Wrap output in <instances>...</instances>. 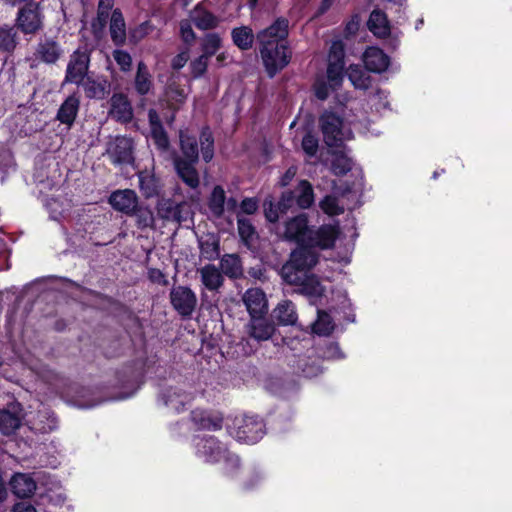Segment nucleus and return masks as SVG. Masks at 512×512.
I'll list each match as a JSON object with an SVG mask.
<instances>
[{"instance_id":"obj_1","label":"nucleus","mask_w":512,"mask_h":512,"mask_svg":"<svg viewBox=\"0 0 512 512\" xmlns=\"http://www.w3.org/2000/svg\"><path fill=\"white\" fill-rule=\"evenodd\" d=\"M284 237L301 245L328 249L333 247L337 238V231L332 226H323L313 230L308 226L306 215L301 214L285 223Z\"/></svg>"},{"instance_id":"obj_2","label":"nucleus","mask_w":512,"mask_h":512,"mask_svg":"<svg viewBox=\"0 0 512 512\" xmlns=\"http://www.w3.org/2000/svg\"><path fill=\"white\" fill-rule=\"evenodd\" d=\"M316 246L301 245L295 249L290 259L282 266L280 274L285 282H297V275L309 273L317 264L318 254L314 250Z\"/></svg>"},{"instance_id":"obj_3","label":"nucleus","mask_w":512,"mask_h":512,"mask_svg":"<svg viewBox=\"0 0 512 512\" xmlns=\"http://www.w3.org/2000/svg\"><path fill=\"white\" fill-rule=\"evenodd\" d=\"M15 26L25 35H36L44 27L41 3L28 2L17 13Z\"/></svg>"},{"instance_id":"obj_4","label":"nucleus","mask_w":512,"mask_h":512,"mask_svg":"<svg viewBox=\"0 0 512 512\" xmlns=\"http://www.w3.org/2000/svg\"><path fill=\"white\" fill-rule=\"evenodd\" d=\"M319 125L324 142L329 147H339L344 140L351 137V132L344 130L342 119L333 112H324L319 119Z\"/></svg>"},{"instance_id":"obj_5","label":"nucleus","mask_w":512,"mask_h":512,"mask_svg":"<svg viewBox=\"0 0 512 512\" xmlns=\"http://www.w3.org/2000/svg\"><path fill=\"white\" fill-rule=\"evenodd\" d=\"M260 55L267 73L273 77L282 70L290 61L291 53L287 44H275L259 46Z\"/></svg>"},{"instance_id":"obj_6","label":"nucleus","mask_w":512,"mask_h":512,"mask_svg":"<svg viewBox=\"0 0 512 512\" xmlns=\"http://www.w3.org/2000/svg\"><path fill=\"white\" fill-rule=\"evenodd\" d=\"M172 307L182 317H190L197 306L195 292L187 286H174L169 293Z\"/></svg>"},{"instance_id":"obj_7","label":"nucleus","mask_w":512,"mask_h":512,"mask_svg":"<svg viewBox=\"0 0 512 512\" xmlns=\"http://www.w3.org/2000/svg\"><path fill=\"white\" fill-rule=\"evenodd\" d=\"M90 52L88 48L77 49L72 55L67 65L65 82L80 85L88 77L87 72L90 63Z\"/></svg>"},{"instance_id":"obj_8","label":"nucleus","mask_w":512,"mask_h":512,"mask_svg":"<svg viewBox=\"0 0 512 512\" xmlns=\"http://www.w3.org/2000/svg\"><path fill=\"white\" fill-rule=\"evenodd\" d=\"M289 21L280 17L276 19L269 27L259 31L256 40L259 46L287 44Z\"/></svg>"},{"instance_id":"obj_9","label":"nucleus","mask_w":512,"mask_h":512,"mask_svg":"<svg viewBox=\"0 0 512 512\" xmlns=\"http://www.w3.org/2000/svg\"><path fill=\"white\" fill-rule=\"evenodd\" d=\"M233 434L238 441L253 444L263 435V423L255 417L236 419Z\"/></svg>"},{"instance_id":"obj_10","label":"nucleus","mask_w":512,"mask_h":512,"mask_svg":"<svg viewBox=\"0 0 512 512\" xmlns=\"http://www.w3.org/2000/svg\"><path fill=\"white\" fill-rule=\"evenodd\" d=\"M245 329L246 334L257 342L269 340L276 331L274 323L264 315L250 317Z\"/></svg>"},{"instance_id":"obj_11","label":"nucleus","mask_w":512,"mask_h":512,"mask_svg":"<svg viewBox=\"0 0 512 512\" xmlns=\"http://www.w3.org/2000/svg\"><path fill=\"white\" fill-rule=\"evenodd\" d=\"M109 115L118 122L128 123L133 118V108L128 96L124 93H114L110 100Z\"/></svg>"},{"instance_id":"obj_12","label":"nucleus","mask_w":512,"mask_h":512,"mask_svg":"<svg viewBox=\"0 0 512 512\" xmlns=\"http://www.w3.org/2000/svg\"><path fill=\"white\" fill-rule=\"evenodd\" d=\"M114 163H130L133 159V141L125 136H118L107 149Z\"/></svg>"},{"instance_id":"obj_13","label":"nucleus","mask_w":512,"mask_h":512,"mask_svg":"<svg viewBox=\"0 0 512 512\" xmlns=\"http://www.w3.org/2000/svg\"><path fill=\"white\" fill-rule=\"evenodd\" d=\"M250 317L265 315L268 309L265 293L259 288L248 289L242 296Z\"/></svg>"},{"instance_id":"obj_14","label":"nucleus","mask_w":512,"mask_h":512,"mask_svg":"<svg viewBox=\"0 0 512 512\" xmlns=\"http://www.w3.org/2000/svg\"><path fill=\"white\" fill-rule=\"evenodd\" d=\"M109 203L115 210L131 215L137 207L138 197L133 190H118L110 195Z\"/></svg>"},{"instance_id":"obj_15","label":"nucleus","mask_w":512,"mask_h":512,"mask_svg":"<svg viewBox=\"0 0 512 512\" xmlns=\"http://www.w3.org/2000/svg\"><path fill=\"white\" fill-rule=\"evenodd\" d=\"M174 167L179 178L191 189H197L200 185V177L195 164L182 158H174Z\"/></svg>"},{"instance_id":"obj_16","label":"nucleus","mask_w":512,"mask_h":512,"mask_svg":"<svg viewBox=\"0 0 512 512\" xmlns=\"http://www.w3.org/2000/svg\"><path fill=\"white\" fill-rule=\"evenodd\" d=\"M202 285L211 292H218L224 285V276L221 270L213 264H206L197 269Z\"/></svg>"},{"instance_id":"obj_17","label":"nucleus","mask_w":512,"mask_h":512,"mask_svg":"<svg viewBox=\"0 0 512 512\" xmlns=\"http://www.w3.org/2000/svg\"><path fill=\"white\" fill-rule=\"evenodd\" d=\"M190 20L200 30H212L220 24V19L201 3L190 11Z\"/></svg>"},{"instance_id":"obj_18","label":"nucleus","mask_w":512,"mask_h":512,"mask_svg":"<svg viewBox=\"0 0 512 512\" xmlns=\"http://www.w3.org/2000/svg\"><path fill=\"white\" fill-rule=\"evenodd\" d=\"M191 420L199 430H219L222 428L223 416L196 409L191 412Z\"/></svg>"},{"instance_id":"obj_19","label":"nucleus","mask_w":512,"mask_h":512,"mask_svg":"<svg viewBox=\"0 0 512 512\" xmlns=\"http://www.w3.org/2000/svg\"><path fill=\"white\" fill-rule=\"evenodd\" d=\"M367 70L375 73L384 72L389 66V57L377 47H369L363 54Z\"/></svg>"},{"instance_id":"obj_20","label":"nucleus","mask_w":512,"mask_h":512,"mask_svg":"<svg viewBox=\"0 0 512 512\" xmlns=\"http://www.w3.org/2000/svg\"><path fill=\"white\" fill-rule=\"evenodd\" d=\"M12 492L18 498L31 497L36 491L37 485L34 479L25 473H16L10 480Z\"/></svg>"},{"instance_id":"obj_21","label":"nucleus","mask_w":512,"mask_h":512,"mask_svg":"<svg viewBox=\"0 0 512 512\" xmlns=\"http://www.w3.org/2000/svg\"><path fill=\"white\" fill-rule=\"evenodd\" d=\"M299 280L297 282H287L290 285H295L298 287V291L301 294L318 297L321 296L324 292V288L321 285L319 279L311 273L300 274L297 275Z\"/></svg>"},{"instance_id":"obj_22","label":"nucleus","mask_w":512,"mask_h":512,"mask_svg":"<svg viewBox=\"0 0 512 512\" xmlns=\"http://www.w3.org/2000/svg\"><path fill=\"white\" fill-rule=\"evenodd\" d=\"M272 316L279 325L283 326L295 325L298 319L295 305L290 300L278 303L272 312Z\"/></svg>"},{"instance_id":"obj_23","label":"nucleus","mask_w":512,"mask_h":512,"mask_svg":"<svg viewBox=\"0 0 512 512\" xmlns=\"http://www.w3.org/2000/svg\"><path fill=\"white\" fill-rule=\"evenodd\" d=\"M368 29L378 38H385L390 34V25L385 12L374 9L367 22Z\"/></svg>"},{"instance_id":"obj_24","label":"nucleus","mask_w":512,"mask_h":512,"mask_svg":"<svg viewBox=\"0 0 512 512\" xmlns=\"http://www.w3.org/2000/svg\"><path fill=\"white\" fill-rule=\"evenodd\" d=\"M79 105V98L75 94L70 95L60 106L57 113V119L61 123L71 126L77 116Z\"/></svg>"},{"instance_id":"obj_25","label":"nucleus","mask_w":512,"mask_h":512,"mask_svg":"<svg viewBox=\"0 0 512 512\" xmlns=\"http://www.w3.org/2000/svg\"><path fill=\"white\" fill-rule=\"evenodd\" d=\"M134 88L139 95H147L153 88V77L144 62H139L134 78Z\"/></svg>"},{"instance_id":"obj_26","label":"nucleus","mask_w":512,"mask_h":512,"mask_svg":"<svg viewBox=\"0 0 512 512\" xmlns=\"http://www.w3.org/2000/svg\"><path fill=\"white\" fill-rule=\"evenodd\" d=\"M110 35L115 45H123L126 41V25L119 9L112 12L110 19Z\"/></svg>"},{"instance_id":"obj_27","label":"nucleus","mask_w":512,"mask_h":512,"mask_svg":"<svg viewBox=\"0 0 512 512\" xmlns=\"http://www.w3.org/2000/svg\"><path fill=\"white\" fill-rule=\"evenodd\" d=\"M179 138L182 155H177L174 158H182L189 160L190 162H198L199 151L196 138L183 131L180 132Z\"/></svg>"},{"instance_id":"obj_28","label":"nucleus","mask_w":512,"mask_h":512,"mask_svg":"<svg viewBox=\"0 0 512 512\" xmlns=\"http://www.w3.org/2000/svg\"><path fill=\"white\" fill-rule=\"evenodd\" d=\"M187 93L176 80H170L165 90V100L168 106L176 111L185 102Z\"/></svg>"},{"instance_id":"obj_29","label":"nucleus","mask_w":512,"mask_h":512,"mask_svg":"<svg viewBox=\"0 0 512 512\" xmlns=\"http://www.w3.org/2000/svg\"><path fill=\"white\" fill-rule=\"evenodd\" d=\"M80 85L83 87L86 97L91 99H104L109 92L106 80H97L88 76Z\"/></svg>"},{"instance_id":"obj_30","label":"nucleus","mask_w":512,"mask_h":512,"mask_svg":"<svg viewBox=\"0 0 512 512\" xmlns=\"http://www.w3.org/2000/svg\"><path fill=\"white\" fill-rule=\"evenodd\" d=\"M183 204H175L170 199H161L157 204V215L163 220L181 222Z\"/></svg>"},{"instance_id":"obj_31","label":"nucleus","mask_w":512,"mask_h":512,"mask_svg":"<svg viewBox=\"0 0 512 512\" xmlns=\"http://www.w3.org/2000/svg\"><path fill=\"white\" fill-rule=\"evenodd\" d=\"M220 270L229 278L237 279L243 275L241 260L236 254H225L220 261Z\"/></svg>"},{"instance_id":"obj_32","label":"nucleus","mask_w":512,"mask_h":512,"mask_svg":"<svg viewBox=\"0 0 512 512\" xmlns=\"http://www.w3.org/2000/svg\"><path fill=\"white\" fill-rule=\"evenodd\" d=\"M233 43L241 50L252 48L254 42V34L250 27L241 26L234 28L231 32Z\"/></svg>"},{"instance_id":"obj_33","label":"nucleus","mask_w":512,"mask_h":512,"mask_svg":"<svg viewBox=\"0 0 512 512\" xmlns=\"http://www.w3.org/2000/svg\"><path fill=\"white\" fill-rule=\"evenodd\" d=\"M36 55L46 63H54L60 56V49L55 41L45 40L38 44Z\"/></svg>"},{"instance_id":"obj_34","label":"nucleus","mask_w":512,"mask_h":512,"mask_svg":"<svg viewBox=\"0 0 512 512\" xmlns=\"http://www.w3.org/2000/svg\"><path fill=\"white\" fill-rule=\"evenodd\" d=\"M347 75L353 86L357 89L366 90L371 85V76L359 65H350Z\"/></svg>"},{"instance_id":"obj_35","label":"nucleus","mask_w":512,"mask_h":512,"mask_svg":"<svg viewBox=\"0 0 512 512\" xmlns=\"http://www.w3.org/2000/svg\"><path fill=\"white\" fill-rule=\"evenodd\" d=\"M296 197V204L299 208H309L314 202V193L312 185L307 180L300 181L299 185L293 191Z\"/></svg>"},{"instance_id":"obj_36","label":"nucleus","mask_w":512,"mask_h":512,"mask_svg":"<svg viewBox=\"0 0 512 512\" xmlns=\"http://www.w3.org/2000/svg\"><path fill=\"white\" fill-rule=\"evenodd\" d=\"M225 199L226 194L224 189L219 185L215 186L210 195L208 206L212 214L217 218L224 214Z\"/></svg>"},{"instance_id":"obj_37","label":"nucleus","mask_w":512,"mask_h":512,"mask_svg":"<svg viewBox=\"0 0 512 512\" xmlns=\"http://www.w3.org/2000/svg\"><path fill=\"white\" fill-rule=\"evenodd\" d=\"M202 54L210 58L222 47V38L217 33H207L200 42Z\"/></svg>"},{"instance_id":"obj_38","label":"nucleus","mask_w":512,"mask_h":512,"mask_svg":"<svg viewBox=\"0 0 512 512\" xmlns=\"http://www.w3.org/2000/svg\"><path fill=\"white\" fill-rule=\"evenodd\" d=\"M334 322L331 316L325 311H318L317 320L313 324V332L320 336H328L334 330Z\"/></svg>"},{"instance_id":"obj_39","label":"nucleus","mask_w":512,"mask_h":512,"mask_svg":"<svg viewBox=\"0 0 512 512\" xmlns=\"http://www.w3.org/2000/svg\"><path fill=\"white\" fill-rule=\"evenodd\" d=\"M20 427V419L13 413L0 410V431L4 435L13 434Z\"/></svg>"},{"instance_id":"obj_40","label":"nucleus","mask_w":512,"mask_h":512,"mask_svg":"<svg viewBox=\"0 0 512 512\" xmlns=\"http://www.w3.org/2000/svg\"><path fill=\"white\" fill-rule=\"evenodd\" d=\"M17 46V32L13 27H0V50L12 52Z\"/></svg>"},{"instance_id":"obj_41","label":"nucleus","mask_w":512,"mask_h":512,"mask_svg":"<svg viewBox=\"0 0 512 512\" xmlns=\"http://www.w3.org/2000/svg\"><path fill=\"white\" fill-rule=\"evenodd\" d=\"M200 146L204 161H211V159L214 156V139L212 136V132L208 128H204L201 131Z\"/></svg>"},{"instance_id":"obj_42","label":"nucleus","mask_w":512,"mask_h":512,"mask_svg":"<svg viewBox=\"0 0 512 512\" xmlns=\"http://www.w3.org/2000/svg\"><path fill=\"white\" fill-rule=\"evenodd\" d=\"M219 242L213 237L200 241V255L206 260H214L219 257Z\"/></svg>"},{"instance_id":"obj_43","label":"nucleus","mask_w":512,"mask_h":512,"mask_svg":"<svg viewBox=\"0 0 512 512\" xmlns=\"http://www.w3.org/2000/svg\"><path fill=\"white\" fill-rule=\"evenodd\" d=\"M132 214L135 215L137 226L140 229L153 227L154 215H153V212L149 208L137 206Z\"/></svg>"},{"instance_id":"obj_44","label":"nucleus","mask_w":512,"mask_h":512,"mask_svg":"<svg viewBox=\"0 0 512 512\" xmlns=\"http://www.w3.org/2000/svg\"><path fill=\"white\" fill-rule=\"evenodd\" d=\"M351 160L342 153H335L331 163V169L336 175H344L351 170Z\"/></svg>"},{"instance_id":"obj_45","label":"nucleus","mask_w":512,"mask_h":512,"mask_svg":"<svg viewBox=\"0 0 512 512\" xmlns=\"http://www.w3.org/2000/svg\"><path fill=\"white\" fill-rule=\"evenodd\" d=\"M344 66L338 64H328L327 66V79L333 89L341 86L343 81Z\"/></svg>"},{"instance_id":"obj_46","label":"nucleus","mask_w":512,"mask_h":512,"mask_svg":"<svg viewBox=\"0 0 512 512\" xmlns=\"http://www.w3.org/2000/svg\"><path fill=\"white\" fill-rule=\"evenodd\" d=\"M344 44L342 41H334L331 44L329 55H328V64H338L344 66Z\"/></svg>"},{"instance_id":"obj_47","label":"nucleus","mask_w":512,"mask_h":512,"mask_svg":"<svg viewBox=\"0 0 512 512\" xmlns=\"http://www.w3.org/2000/svg\"><path fill=\"white\" fill-rule=\"evenodd\" d=\"M321 209L329 215H339L344 212L343 206L339 205L337 197L328 195L320 202Z\"/></svg>"},{"instance_id":"obj_48","label":"nucleus","mask_w":512,"mask_h":512,"mask_svg":"<svg viewBox=\"0 0 512 512\" xmlns=\"http://www.w3.org/2000/svg\"><path fill=\"white\" fill-rule=\"evenodd\" d=\"M237 224H238V233H239L240 237L245 242L252 240V238L255 234V229H254L253 225L251 224V222L248 219L243 218L240 215H238L237 216Z\"/></svg>"},{"instance_id":"obj_49","label":"nucleus","mask_w":512,"mask_h":512,"mask_svg":"<svg viewBox=\"0 0 512 512\" xmlns=\"http://www.w3.org/2000/svg\"><path fill=\"white\" fill-rule=\"evenodd\" d=\"M222 452L221 446L215 439L210 438L205 441L203 445V453L208 456L209 460L218 461L221 458Z\"/></svg>"},{"instance_id":"obj_50","label":"nucleus","mask_w":512,"mask_h":512,"mask_svg":"<svg viewBox=\"0 0 512 512\" xmlns=\"http://www.w3.org/2000/svg\"><path fill=\"white\" fill-rule=\"evenodd\" d=\"M108 18L109 12L97 11V17L92 22V31L97 39L102 37Z\"/></svg>"},{"instance_id":"obj_51","label":"nucleus","mask_w":512,"mask_h":512,"mask_svg":"<svg viewBox=\"0 0 512 512\" xmlns=\"http://www.w3.org/2000/svg\"><path fill=\"white\" fill-rule=\"evenodd\" d=\"M209 58L201 54L190 63L191 73L194 78L201 77L207 70Z\"/></svg>"},{"instance_id":"obj_52","label":"nucleus","mask_w":512,"mask_h":512,"mask_svg":"<svg viewBox=\"0 0 512 512\" xmlns=\"http://www.w3.org/2000/svg\"><path fill=\"white\" fill-rule=\"evenodd\" d=\"M151 136L152 139L154 140V143L160 150L165 151L168 149L169 139L163 127H158L151 130Z\"/></svg>"},{"instance_id":"obj_53","label":"nucleus","mask_w":512,"mask_h":512,"mask_svg":"<svg viewBox=\"0 0 512 512\" xmlns=\"http://www.w3.org/2000/svg\"><path fill=\"white\" fill-rule=\"evenodd\" d=\"M113 58L122 71H130L132 66V58L128 52L123 50H115L113 52Z\"/></svg>"},{"instance_id":"obj_54","label":"nucleus","mask_w":512,"mask_h":512,"mask_svg":"<svg viewBox=\"0 0 512 512\" xmlns=\"http://www.w3.org/2000/svg\"><path fill=\"white\" fill-rule=\"evenodd\" d=\"M181 38L186 44H192L196 40V34L192 29L191 20H182L180 22Z\"/></svg>"},{"instance_id":"obj_55","label":"nucleus","mask_w":512,"mask_h":512,"mask_svg":"<svg viewBox=\"0 0 512 512\" xmlns=\"http://www.w3.org/2000/svg\"><path fill=\"white\" fill-rule=\"evenodd\" d=\"M302 148L307 155L314 156L318 150V139L310 133L306 134L302 140Z\"/></svg>"},{"instance_id":"obj_56","label":"nucleus","mask_w":512,"mask_h":512,"mask_svg":"<svg viewBox=\"0 0 512 512\" xmlns=\"http://www.w3.org/2000/svg\"><path fill=\"white\" fill-rule=\"evenodd\" d=\"M140 189L149 198L157 194V186L153 178L141 177L140 178Z\"/></svg>"},{"instance_id":"obj_57","label":"nucleus","mask_w":512,"mask_h":512,"mask_svg":"<svg viewBox=\"0 0 512 512\" xmlns=\"http://www.w3.org/2000/svg\"><path fill=\"white\" fill-rule=\"evenodd\" d=\"M265 217L269 222H276L280 216L279 204L274 205L272 201L264 202Z\"/></svg>"},{"instance_id":"obj_58","label":"nucleus","mask_w":512,"mask_h":512,"mask_svg":"<svg viewBox=\"0 0 512 512\" xmlns=\"http://www.w3.org/2000/svg\"><path fill=\"white\" fill-rule=\"evenodd\" d=\"M296 203V197L293 191H287L282 194V197L279 201V209L281 213H286L288 209L293 207Z\"/></svg>"},{"instance_id":"obj_59","label":"nucleus","mask_w":512,"mask_h":512,"mask_svg":"<svg viewBox=\"0 0 512 512\" xmlns=\"http://www.w3.org/2000/svg\"><path fill=\"white\" fill-rule=\"evenodd\" d=\"M330 90H334L330 86V82L327 84L323 80H318L315 83V94L320 100H325L329 96Z\"/></svg>"},{"instance_id":"obj_60","label":"nucleus","mask_w":512,"mask_h":512,"mask_svg":"<svg viewBox=\"0 0 512 512\" xmlns=\"http://www.w3.org/2000/svg\"><path fill=\"white\" fill-rule=\"evenodd\" d=\"M148 278L151 282L166 286L168 285V280L164 273L156 268H150L148 270Z\"/></svg>"},{"instance_id":"obj_61","label":"nucleus","mask_w":512,"mask_h":512,"mask_svg":"<svg viewBox=\"0 0 512 512\" xmlns=\"http://www.w3.org/2000/svg\"><path fill=\"white\" fill-rule=\"evenodd\" d=\"M258 203L254 198H245L241 204L240 209L245 214H254L257 211Z\"/></svg>"},{"instance_id":"obj_62","label":"nucleus","mask_w":512,"mask_h":512,"mask_svg":"<svg viewBox=\"0 0 512 512\" xmlns=\"http://www.w3.org/2000/svg\"><path fill=\"white\" fill-rule=\"evenodd\" d=\"M360 19L357 15L353 16L352 19L346 24L345 27V35L352 36L355 35L359 29Z\"/></svg>"},{"instance_id":"obj_63","label":"nucleus","mask_w":512,"mask_h":512,"mask_svg":"<svg viewBox=\"0 0 512 512\" xmlns=\"http://www.w3.org/2000/svg\"><path fill=\"white\" fill-rule=\"evenodd\" d=\"M148 119H149V124H150L151 130H153L154 128L163 127L161 124L160 117L156 110H154V109L149 110Z\"/></svg>"},{"instance_id":"obj_64","label":"nucleus","mask_w":512,"mask_h":512,"mask_svg":"<svg viewBox=\"0 0 512 512\" xmlns=\"http://www.w3.org/2000/svg\"><path fill=\"white\" fill-rule=\"evenodd\" d=\"M12 512H37L31 504L20 502L13 506Z\"/></svg>"}]
</instances>
